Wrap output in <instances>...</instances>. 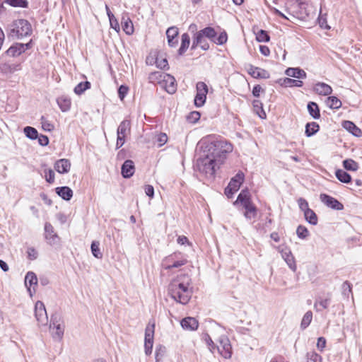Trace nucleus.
Returning a JSON list of instances; mask_svg holds the SVG:
<instances>
[{
	"mask_svg": "<svg viewBox=\"0 0 362 362\" xmlns=\"http://www.w3.org/2000/svg\"><path fill=\"white\" fill-rule=\"evenodd\" d=\"M190 284L191 279L188 275L178 276L169 284L168 293L175 300L185 305L189 301L192 294Z\"/></svg>",
	"mask_w": 362,
	"mask_h": 362,
	"instance_id": "1",
	"label": "nucleus"
},
{
	"mask_svg": "<svg viewBox=\"0 0 362 362\" xmlns=\"http://www.w3.org/2000/svg\"><path fill=\"white\" fill-rule=\"evenodd\" d=\"M204 153L216 159L217 163L223 164L227 154L232 152L233 145L226 140L221 139L209 138L204 143L202 146Z\"/></svg>",
	"mask_w": 362,
	"mask_h": 362,
	"instance_id": "2",
	"label": "nucleus"
},
{
	"mask_svg": "<svg viewBox=\"0 0 362 362\" xmlns=\"http://www.w3.org/2000/svg\"><path fill=\"white\" fill-rule=\"evenodd\" d=\"M33 33L31 24L25 19H17L8 25L7 35L8 37L21 39L31 35Z\"/></svg>",
	"mask_w": 362,
	"mask_h": 362,
	"instance_id": "3",
	"label": "nucleus"
},
{
	"mask_svg": "<svg viewBox=\"0 0 362 362\" xmlns=\"http://www.w3.org/2000/svg\"><path fill=\"white\" fill-rule=\"evenodd\" d=\"M221 164L217 163L215 158L203 152L202 156L197 160L196 167L199 172L207 178H214L216 169Z\"/></svg>",
	"mask_w": 362,
	"mask_h": 362,
	"instance_id": "4",
	"label": "nucleus"
},
{
	"mask_svg": "<svg viewBox=\"0 0 362 362\" xmlns=\"http://www.w3.org/2000/svg\"><path fill=\"white\" fill-rule=\"evenodd\" d=\"M200 35H203L206 39L209 40L218 45H222L227 42L228 35L227 33L223 31L217 36V33L215 29L212 27H206L205 28L200 30L197 33Z\"/></svg>",
	"mask_w": 362,
	"mask_h": 362,
	"instance_id": "5",
	"label": "nucleus"
},
{
	"mask_svg": "<svg viewBox=\"0 0 362 362\" xmlns=\"http://www.w3.org/2000/svg\"><path fill=\"white\" fill-rule=\"evenodd\" d=\"M187 263V259L180 252H174L166 257L163 260L165 269L170 270L173 268H178Z\"/></svg>",
	"mask_w": 362,
	"mask_h": 362,
	"instance_id": "6",
	"label": "nucleus"
},
{
	"mask_svg": "<svg viewBox=\"0 0 362 362\" xmlns=\"http://www.w3.org/2000/svg\"><path fill=\"white\" fill-rule=\"evenodd\" d=\"M154 322H151L148 324L145 329V339H144V349L146 355H150L152 353L153 337H154Z\"/></svg>",
	"mask_w": 362,
	"mask_h": 362,
	"instance_id": "7",
	"label": "nucleus"
},
{
	"mask_svg": "<svg viewBox=\"0 0 362 362\" xmlns=\"http://www.w3.org/2000/svg\"><path fill=\"white\" fill-rule=\"evenodd\" d=\"M197 94L194 98V105L197 107L204 105L206 99V94L208 93V87L204 82L199 81L197 83Z\"/></svg>",
	"mask_w": 362,
	"mask_h": 362,
	"instance_id": "8",
	"label": "nucleus"
},
{
	"mask_svg": "<svg viewBox=\"0 0 362 362\" xmlns=\"http://www.w3.org/2000/svg\"><path fill=\"white\" fill-rule=\"evenodd\" d=\"M297 17L302 21H308L315 16L313 7L307 3L298 4V9L296 11Z\"/></svg>",
	"mask_w": 362,
	"mask_h": 362,
	"instance_id": "9",
	"label": "nucleus"
},
{
	"mask_svg": "<svg viewBox=\"0 0 362 362\" xmlns=\"http://www.w3.org/2000/svg\"><path fill=\"white\" fill-rule=\"evenodd\" d=\"M33 40H30L28 43H16L11 46L6 51L7 55L15 57L25 52V50L32 47Z\"/></svg>",
	"mask_w": 362,
	"mask_h": 362,
	"instance_id": "10",
	"label": "nucleus"
},
{
	"mask_svg": "<svg viewBox=\"0 0 362 362\" xmlns=\"http://www.w3.org/2000/svg\"><path fill=\"white\" fill-rule=\"evenodd\" d=\"M220 345L217 349L220 354L225 358H230L232 355V346L229 339L226 336H221L219 338Z\"/></svg>",
	"mask_w": 362,
	"mask_h": 362,
	"instance_id": "11",
	"label": "nucleus"
},
{
	"mask_svg": "<svg viewBox=\"0 0 362 362\" xmlns=\"http://www.w3.org/2000/svg\"><path fill=\"white\" fill-rule=\"evenodd\" d=\"M35 315L37 321L42 325H47L48 317L45 306L42 301L38 300L35 305Z\"/></svg>",
	"mask_w": 362,
	"mask_h": 362,
	"instance_id": "12",
	"label": "nucleus"
},
{
	"mask_svg": "<svg viewBox=\"0 0 362 362\" xmlns=\"http://www.w3.org/2000/svg\"><path fill=\"white\" fill-rule=\"evenodd\" d=\"M320 199L323 204L332 209L340 211L344 209V206L341 202L329 195L321 194Z\"/></svg>",
	"mask_w": 362,
	"mask_h": 362,
	"instance_id": "13",
	"label": "nucleus"
},
{
	"mask_svg": "<svg viewBox=\"0 0 362 362\" xmlns=\"http://www.w3.org/2000/svg\"><path fill=\"white\" fill-rule=\"evenodd\" d=\"M45 237L49 245H54L58 239L57 235L54 231V228L49 223L45 224Z\"/></svg>",
	"mask_w": 362,
	"mask_h": 362,
	"instance_id": "14",
	"label": "nucleus"
},
{
	"mask_svg": "<svg viewBox=\"0 0 362 362\" xmlns=\"http://www.w3.org/2000/svg\"><path fill=\"white\" fill-rule=\"evenodd\" d=\"M178 33V29L175 26H172L166 30V36L170 47H175L177 46Z\"/></svg>",
	"mask_w": 362,
	"mask_h": 362,
	"instance_id": "15",
	"label": "nucleus"
},
{
	"mask_svg": "<svg viewBox=\"0 0 362 362\" xmlns=\"http://www.w3.org/2000/svg\"><path fill=\"white\" fill-rule=\"evenodd\" d=\"M248 74L255 78H269V74L267 71L257 66H254L252 65H250L248 69Z\"/></svg>",
	"mask_w": 362,
	"mask_h": 362,
	"instance_id": "16",
	"label": "nucleus"
},
{
	"mask_svg": "<svg viewBox=\"0 0 362 362\" xmlns=\"http://www.w3.org/2000/svg\"><path fill=\"white\" fill-rule=\"evenodd\" d=\"M135 171L134 162L132 160H127L122 165L121 173L124 178L131 177Z\"/></svg>",
	"mask_w": 362,
	"mask_h": 362,
	"instance_id": "17",
	"label": "nucleus"
},
{
	"mask_svg": "<svg viewBox=\"0 0 362 362\" xmlns=\"http://www.w3.org/2000/svg\"><path fill=\"white\" fill-rule=\"evenodd\" d=\"M70 168L71 163L68 159H59L54 163V169L60 174L67 173Z\"/></svg>",
	"mask_w": 362,
	"mask_h": 362,
	"instance_id": "18",
	"label": "nucleus"
},
{
	"mask_svg": "<svg viewBox=\"0 0 362 362\" xmlns=\"http://www.w3.org/2000/svg\"><path fill=\"white\" fill-rule=\"evenodd\" d=\"M181 326L184 329L187 330H196L198 328V321L192 317H187L182 319L180 322Z\"/></svg>",
	"mask_w": 362,
	"mask_h": 362,
	"instance_id": "19",
	"label": "nucleus"
},
{
	"mask_svg": "<svg viewBox=\"0 0 362 362\" xmlns=\"http://www.w3.org/2000/svg\"><path fill=\"white\" fill-rule=\"evenodd\" d=\"M165 90L168 93L173 94L176 91L177 89V83L175 78L170 75L165 74L164 76V81Z\"/></svg>",
	"mask_w": 362,
	"mask_h": 362,
	"instance_id": "20",
	"label": "nucleus"
},
{
	"mask_svg": "<svg viewBox=\"0 0 362 362\" xmlns=\"http://www.w3.org/2000/svg\"><path fill=\"white\" fill-rule=\"evenodd\" d=\"M281 253L282 257L286 261L289 268L291 269L293 272H295L296 270V264L295 262L294 257L293 256L291 250L286 248L282 250Z\"/></svg>",
	"mask_w": 362,
	"mask_h": 362,
	"instance_id": "21",
	"label": "nucleus"
},
{
	"mask_svg": "<svg viewBox=\"0 0 362 362\" xmlns=\"http://www.w3.org/2000/svg\"><path fill=\"white\" fill-rule=\"evenodd\" d=\"M314 90L316 93L321 95H329L332 92V87L323 82H318L314 86Z\"/></svg>",
	"mask_w": 362,
	"mask_h": 362,
	"instance_id": "22",
	"label": "nucleus"
},
{
	"mask_svg": "<svg viewBox=\"0 0 362 362\" xmlns=\"http://www.w3.org/2000/svg\"><path fill=\"white\" fill-rule=\"evenodd\" d=\"M243 206L245 209V212L244 213V216L249 220L255 218L257 216V209L254 205L252 202H250L243 204Z\"/></svg>",
	"mask_w": 362,
	"mask_h": 362,
	"instance_id": "23",
	"label": "nucleus"
},
{
	"mask_svg": "<svg viewBox=\"0 0 362 362\" xmlns=\"http://www.w3.org/2000/svg\"><path fill=\"white\" fill-rule=\"evenodd\" d=\"M331 302V298L329 296L323 298L318 297L316 298L314 303V308L317 312H321L322 310L327 309Z\"/></svg>",
	"mask_w": 362,
	"mask_h": 362,
	"instance_id": "24",
	"label": "nucleus"
},
{
	"mask_svg": "<svg viewBox=\"0 0 362 362\" xmlns=\"http://www.w3.org/2000/svg\"><path fill=\"white\" fill-rule=\"evenodd\" d=\"M285 74L290 77L296 78H305L306 73L303 69H301L298 67L297 68H288Z\"/></svg>",
	"mask_w": 362,
	"mask_h": 362,
	"instance_id": "25",
	"label": "nucleus"
},
{
	"mask_svg": "<svg viewBox=\"0 0 362 362\" xmlns=\"http://www.w3.org/2000/svg\"><path fill=\"white\" fill-rule=\"evenodd\" d=\"M56 193L66 201L70 200L73 197V191L69 187H59L55 189Z\"/></svg>",
	"mask_w": 362,
	"mask_h": 362,
	"instance_id": "26",
	"label": "nucleus"
},
{
	"mask_svg": "<svg viewBox=\"0 0 362 362\" xmlns=\"http://www.w3.org/2000/svg\"><path fill=\"white\" fill-rule=\"evenodd\" d=\"M50 328L55 329L54 335L58 338H62L64 334V327L59 323L57 316L52 315L51 317Z\"/></svg>",
	"mask_w": 362,
	"mask_h": 362,
	"instance_id": "27",
	"label": "nucleus"
},
{
	"mask_svg": "<svg viewBox=\"0 0 362 362\" xmlns=\"http://www.w3.org/2000/svg\"><path fill=\"white\" fill-rule=\"evenodd\" d=\"M131 123L129 120L124 119L119 125L117 128V135L127 136L130 134Z\"/></svg>",
	"mask_w": 362,
	"mask_h": 362,
	"instance_id": "28",
	"label": "nucleus"
},
{
	"mask_svg": "<svg viewBox=\"0 0 362 362\" xmlns=\"http://www.w3.org/2000/svg\"><path fill=\"white\" fill-rule=\"evenodd\" d=\"M0 69L4 74H12L21 69V65L5 62L0 64Z\"/></svg>",
	"mask_w": 362,
	"mask_h": 362,
	"instance_id": "29",
	"label": "nucleus"
},
{
	"mask_svg": "<svg viewBox=\"0 0 362 362\" xmlns=\"http://www.w3.org/2000/svg\"><path fill=\"white\" fill-rule=\"evenodd\" d=\"M343 127L355 136L359 137L362 136L361 130L351 121H345Z\"/></svg>",
	"mask_w": 362,
	"mask_h": 362,
	"instance_id": "30",
	"label": "nucleus"
},
{
	"mask_svg": "<svg viewBox=\"0 0 362 362\" xmlns=\"http://www.w3.org/2000/svg\"><path fill=\"white\" fill-rule=\"evenodd\" d=\"M57 102L62 112H66L71 107V101L68 96L62 95L59 97Z\"/></svg>",
	"mask_w": 362,
	"mask_h": 362,
	"instance_id": "31",
	"label": "nucleus"
},
{
	"mask_svg": "<svg viewBox=\"0 0 362 362\" xmlns=\"http://www.w3.org/2000/svg\"><path fill=\"white\" fill-rule=\"evenodd\" d=\"M190 44V37L187 33H183L181 36V45L178 49V54L182 55L188 49Z\"/></svg>",
	"mask_w": 362,
	"mask_h": 362,
	"instance_id": "32",
	"label": "nucleus"
},
{
	"mask_svg": "<svg viewBox=\"0 0 362 362\" xmlns=\"http://www.w3.org/2000/svg\"><path fill=\"white\" fill-rule=\"evenodd\" d=\"M307 108L310 115L314 119L320 117V109L317 104L315 102H309Z\"/></svg>",
	"mask_w": 362,
	"mask_h": 362,
	"instance_id": "33",
	"label": "nucleus"
},
{
	"mask_svg": "<svg viewBox=\"0 0 362 362\" xmlns=\"http://www.w3.org/2000/svg\"><path fill=\"white\" fill-rule=\"evenodd\" d=\"M250 202H252V200L249 191L247 189H243L238 194L236 201L234 202V204L236 203H240L243 205Z\"/></svg>",
	"mask_w": 362,
	"mask_h": 362,
	"instance_id": "34",
	"label": "nucleus"
},
{
	"mask_svg": "<svg viewBox=\"0 0 362 362\" xmlns=\"http://www.w3.org/2000/svg\"><path fill=\"white\" fill-rule=\"evenodd\" d=\"M122 26L124 32L127 35H132L134 33V26L129 18L122 17Z\"/></svg>",
	"mask_w": 362,
	"mask_h": 362,
	"instance_id": "35",
	"label": "nucleus"
},
{
	"mask_svg": "<svg viewBox=\"0 0 362 362\" xmlns=\"http://www.w3.org/2000/svg\"><path fill=\"white\" fill-rule=\"evenodd\" d=\"M320 129V126L317 123L315 122L307 123L305 125V135L308 137L313 136L316 134Z\"/></svg>",
	"mask_w": 362,
	"mask_h": 362,
	"instance_id": "36",
	"label": "nucleus"
},
{
	"mask_svg": "<svg viewBox=\"0 0 362 362\" xmlns=\"http://www.w3.org/2000/svg\"><path fill=\"white\" fill-rule=\"evenodd\" d=\"M335 175L337 178L343 183H349L351 181V175L343 170H337Z\"/></svg>",
	"mask_w": 362,
	"mask_h": 362,
	"instance_id": "37",
	"label": "nucleus"
},
{
	"mask_svg": "<svg viewBox=\"0 0 362 362\" xmlns=\"http://www.w3.org/2000/svg\"><path fill=\"white\" fill-rule=\"evenodd\" d=\"M327 105L331 109H339L341 107V101L335 96H329L326 100Z\"/></svg>",
	"mask_w": 362,
	"mask_h": 362,
	"instance_id": "38",
	"label": "nucleus"
},
{
	"mask_svg": "<svg viewBox=\"0 0 362 362\" xmlns=\"http://www.w3.org/2000/svg\"><path fill=\"white\" fill-rule=\"evenodd\" d=\"M304 216L305 220L313 226L317 224V216L315 211L312 209H307V211L304 212Z\"/></svg>",
	"mask_w": 362,
	"mask_h": 362,
	"instance_id": "39",
	"label": "nucleus"
},
{
	"mask_svg": "<svg viewBox=\"0 0 362 362\" xmlns=\"http://www.w3.org/2000/svg\"><path fill=\"white\" fill-rule=\"evenodd\" d=\"M166 74H164L161 71H154L149 74L148 80L151 83H160L161 81H164V76Z\"/></svg>",
	"mask_w": 362,
	"mask_h": 362,
	"instance_id": "40",
	"label": "nucleus"
},
{
	"mask_svg": "<svg viewBox=\"0 0 362 362\" xmlns=\"http://www.w3.org/2000/svg\"><path fill=\"white\" fill-rule=\"evenodd\" d=\"M343 166L347 170L356 171L358 169V164L352 159H346L343 161Z\"/></svg>",
	"mask_w": 362,
	"mask_h": 362,
	"instance_id": "41",
	"label": "nucleus"
},
{
	"mask_svg": "<svg viewBox=\"0 0 362 362\" xmlns=\"http://www.w3.org/2000/svg\"><path fill=\"white\" fill-rule=\"evenodd\" d=\"M194 36L197 40H198L197 42L202 49L206 51L209 49V44L207 42L206 39L202 35H200L197 33H195Z\"/></svg>",
	"mask_w": 362,
	"mask_h": 362,
	"instance_id": "42",
	"label": "nucleus"
},
{
	"mask_svg": "<svg viewBox=\"0 0 362 362\" xmlns=\"http://www.w3.org/2000/svg\"><path fill=\"white\" fill-rule=\"evenodd\" d=\"M24 134L30 139L34 140L38 137V132L37 129L32 127H25L23 129Z\"/></svg>",
	"mask_w": 362,
	"mask_h": 362,
	"instance_id": "43",
	"label": "nucleus"
},
{
	"mask_svg": "<svg viewBox=\"0 0 362 362\" xmlns=\"http://www.w3.org/2000/svg\"><path fill=\"white\" fill-rule=\"evenodd\" d=\"M312 319H313L312 311H310V310L307 311L305 313V314L304 315V316L303 317V319H302V321L300 323V327L303 329L307 328L310 325V324L312 321Z\"/></svg>",
	"mask_w": 362,
	"mask_h": 362,
	"instance_id": "44",
	"label": "nucleus"
},
{
	"mask_svg": "<svg viewBox=\"0 0 362 362\" xmlns=\"http://www.w3.org/2000/svg\"><path fill=\"white\" fill-rule=\"evenodd\" d=\"M90 88V83L89 81L81 82L74 88V93L77 95H81Z\"/></svg>",
	"mask_w": 362,
	"mask_h": 362,
	"instance_id": "45",
	"label": "nucleus"
},
{
	"mask_svg": "<svg viewBox=\"0 0 362 362\" xmlns=\"http://www.w3.org/2000/svg\"><path fill=\"white\" fill-rule=\"evenodd\" d=\"M99 245L100 243L98 241H93L90 245V249L91 252L95 257L101 259L103 257V253L100 250Z\"/></svg>",
	"mask_w": 362,
	"mask_h": 362,
	"instance_id": "46",
	"label": "nucleus"
},
{
	"mask_svg": "<svg viewBox=\"0 0 362 362\" xmlns=\"http://www.w3.org/2000/svg\"><path fill=\"white\" fill-rule=\"evenodd\" d=\"M4 2L13 7L27 8L28 6L27 0H5Z\"/></svg>",
	"mask_w": 362,
	"mask_h": 362,
	"instance_id": "47",
	"label": "nucleus"
},
{
	"mask_svg": "<svg viewBox=\"0 0 362 362\" xmlns=\"http://www.w3.org/2000/svg\"><path fill=\"white\" fill-rule=\"evenodd\" d=\"M25 283L26 285L28 283L30 286L33 285H37V278L35 274L33 272H28L25 278Z\"/></svg>",
	"mask_w": 362,
	"mask_h": 362,
	"instance_id": "48",
	"label": "nucleus"
},
{
	"mask_svg": "<svg viewBox=\"0 0 362 362\" xmlns=\"http://www.w3.org/2000/svg\"><path fill=\"white\" fill-rule=\"evenodd\" d=\"M270 37L267 32L264 30H259L256 34V40L258 42H266L269 40Z\"/></svg>",
	"mask_w": 362,
	"mask_h": 362,
	"instance_id": "49",
	"label": "nucleus"
},
{
	"mask_svg": "<svg viewBox=\"0 0 362 362\" xmlns=\"http://www.w3.org/2000/svg\"><path fill=\"white\" fill-rule=\"evenodd\" d=\"M296 234L300 239H305L309 235V231L306 227L300 225L297 228Z\"/></svg>",
	"mask_w": 362,
	"mask_h": 362,
	"instance_id": "50",
	"label": "nucleus"
},
{
	"mask_svg": "<svg viewBox=\"0 0 362 362\" xmlns=\"http://www.w3.org/2000/svg\"><path fill=\"white\" fill-rule=\"evenodd\" d=\"M303 81H300V80H296V79H291V78H286L284 79V85L286 86H289V87H301L303 86Z\"/></svg>",
	"mask_w": 362,
	"mask_h": 362,
	"instance_id": "51",
	"label": "nucleus"
},
{
	"mask_svg": "<svg viewBox=\"0 0 362 362\" xmlns=\"http://www.w3.org/2000/svg\"><path fill=\"white\" fill-rule=\"evenodd\" d=\"M40 121L42 127L45 131L51 132L54 129V124L47 120L44 116H42Z\"/></svg>",
	"mask_w": 362,
	"mask_h": 362,
	"instance_id": "52",
	"label": "nucleus"
},
{
	"mask_svg": "<svg viewBox=\"0 0 362 362\" xmlns=\"http://www.w3.org/2000/svg\"><path fill=\"white\" fill-rule=\"evenodd\" d=\"M306 362H321V356L315 351L308 352L306 355Z\"/></svg>",
	"mask_w": 362,
	"mask_h": 362,
	"instance_id": "53",
	"label": "nucleus"
},
{
	"mask_svg": "<svg viewBox=\"0 0 362 362\" xmlns=\"http://www.w3.org/2000/svg\"><path fill=\"white\" fill-rule=\"evenodd\" d=\"M109 21L110 24V27L114 29L115 31L119 32L120 30V27L119 23L114 16V14H111L109 18Z\"/></svg>",
	"mask_w": 362,
	"mask_h": 362,
	"instance_id": "54",
	"label": "nucleus"
},
{
	"mask_svg": "<svg viewBox=\"0 0 362 362\" xmlns=\"http://www.w3.org/2000/svg\"><path fill=\"white\" fill-rule=\"evenodd\" d=\"M200 119V113L197 111H193L190 112L187 117V119L190 123H195Z\"/></svg>",
	"mask_w": 362,
	"mask_h": 362,
	"instance_id": "55",
	"label": "nucleus"
},
{
	"mask_svg": "<svg viewBox=\"0 0 362 362\" xmlns=\"http://www.w3.org/2000/svg\"><path fill=\"white\" fill-rule=\"evenodd\" d=\"M165 352V346H163L160 345L159 346H157L156 349V353H155V358L156 361H159L164 356Z\"/></svg>",
	"mask_w": 362,
	"mask_h": 362,
	"instance_id": "56",
	"label": "nucleus"
},
{
	"mask_svg": "<svg viewBox=\"0 0 362 362\" xmlns=\"http://www.w3.org/2000/svg\"><path fill=\"white\" fill-rule=\"evenodd\" d=\"M298 204L299 208L300 209L301 211H303V213L305 211H307V209H310L308 206V202L303 198H299L298 199Z\"/></svg>",
	"mask_w": 362,
	"mask_h": 362,
	"instance_id": "57",
	"label": "nucleus"
},
{
	"mask_svg": "<svg viewBox=\"0 0 362 362\" xmlns=\"http://www.w3.org/2000/svg\"><path fill=\"white\" fill-rule=\"evenodd\" d=\"M45 180L49 183H53L54 182V173L52 170L49 169L45 170Z\"/></svg>",
	"mask_w": 362,
	"mask_h": 362,
	"instance_id": "58",
	"label": "nucleus"
},
{
	"mask_svg": "<svg viewBox=\"0 0 362 362\" xmlns=\"http://www.w3.org/2000/svg\"><path fill=\"white\" fill-rule=\"evenodd\" d=\"M128 92V88L124 85H122L118 88V95L121 100H123Z\"/></svg>",
	"mask_w": 362,
	"mask_h": 362,
	"instance_id": "59",
	"label": "nucleus"
},
{
	"mask_svg": "<svg viewBox=\"0 0 362 362\" xmlns=\"http://www.w3.org/2000/svg\"><path fill=\"white\" fill-rule=\"evenodd\" d=\"M168 141V136L165 133H160L158 135L157 141L159 146L164 145Z\"/></svg>",
	"mask_w": 362,
	"mask_h": 362,
	"instance_id": "60",
	"label": "nucleus"
},
{
	"mask_svg": "<svg viewBox=\"0 0 362 362\" xmlns=\"http://www.w3.org/2000/svg\"><path fill=\"white\" fill-rule=\"evenodd\" d=\"M27 253H28V257L31 260H34V259H37V255H38L37 252L33 247H29L28 249Z\"/></svg>",
	"mask_w": 362,
	"mask_h": 362,
	"instance_id": "61",
	"label": "nucleus"
},
{
	"mask_svg": "<svg viewBox=\"0 0 362 362\" xmlns=\"http://www.w3.org/2000/svg\"><path fill=\"white\" fill-rule=\"evenodd\" d=\"M37 139H38V143L40 144V145H41L42 146H46L49 144V139L45 135L41 134V135L38 136V137Z\"/></svg>",
	"mask_w": 362,
	"mask_h": 362,
	"instance_id": "62",
	"label": "nucleus"
},
{
	"mask_svg": "<svg viewBox=\"0 0 362 362\" xmlns=\"http://www.w3.org/2000/svg\"><path fill=\"white\" fill-rule=\"evenodd\" d=\"M205 341L209 346V349L211 352H214V350L216 349V345L209 337V335L206 334L205 337Z\"/></svg>",
	"mask_w": 362,
	"mask_h": 362,
	"instance_id": "63",
	"label": "nucleus"
},
{
	"mask_svg": "<svg viewBox=\"0 0 362 362\" xmlns=\"http://www.w3.org/2000/svg\"><path fill=\"white\" fill-rule=\"evenodd\" d=\"M318 23L320 26L324 29H329L330 27L327 25V20L322 16L318 17Z\"/></svg>",
	"mask_w": 362,
	"mask_h": 362,
	"instance_id": "64",
	"label": "nucleus"
}]
</instances>
